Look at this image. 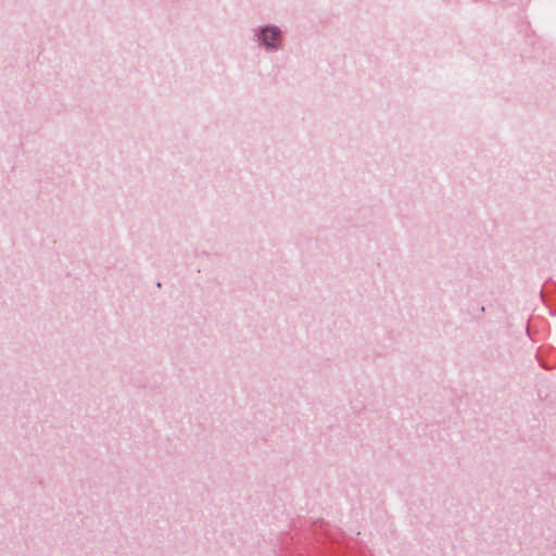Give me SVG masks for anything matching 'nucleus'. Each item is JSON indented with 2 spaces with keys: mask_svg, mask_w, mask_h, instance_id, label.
I'll return each instance as SVG.
<instances>
[{
  "mask_svg": "<svg viewBox=\"0 0 556 556\" xmlns=\"http://www.w3.org/2000/svg\"><path fill=\"white\" fill-rule=\"evenodd\" d=\"M261 39L267 48H276L280 39V31L276 27H266L262 30Z\"/></svg>",
  "mask_w": 556,
  "mask_h": 556,
  "instance_id": "obj_1",
  "label": "nucleus"
}]
</instances>
